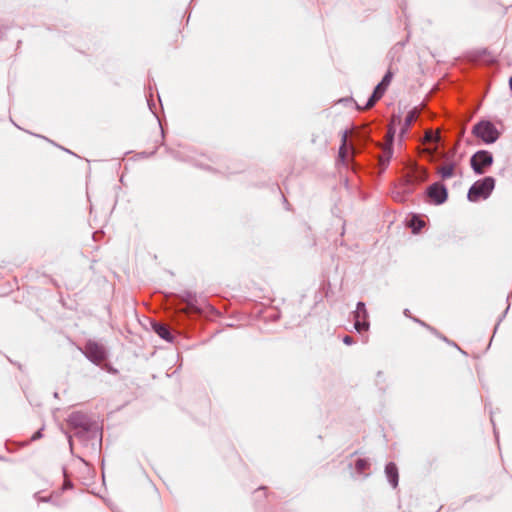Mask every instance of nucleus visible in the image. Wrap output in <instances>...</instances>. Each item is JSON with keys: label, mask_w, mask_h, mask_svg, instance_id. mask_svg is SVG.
<instances>
[{"label": "nucleus", "mask_w": 512, "mask_h": 512, "mask_svg": "<svg viewBox=\"0 0 512 512\" xmlns=\"http://www.w3.org/2000/svg\"><path fill=\"white\" fill-rule=\"evenodd\" d=\"M472 133L485 144L495 143L501 134L495 124L488 120H481L475 124Z\"/></svg>", "instance_id": "f257e3e1"}, {"label": "nucleus", "mask_w": 512, "mask_h": 512, "mask_svg": "<svg viewBox=\"0 0 512 512\" xmlns=\"http://www.w3.org/2000/svg\"><path fill=\"white\" fill-rule=\"evenodd\" d=\"M494 187L495 180L493 177L489 176L478 180L470 187L468 191V199L471 202H477L481 198L486 199L490 196Z\"/></svg>", "instance_id": "f03ea898"}, {"label": "nucleus", "mask_w": 512, "mask_h": 512, "mask_svg": "<svg viewBox=\"0 0 512 512\" xmlns=\"http://www.w3.org/2000/svg\"><path fill=\"white\" fill-rule=\"evenodd\" d=\"M492 163L493 155L487 150L477 151L470 159L471 167L478 175L484 174L486 168L490 167Z\"/></svg>", "instance_id": "7ed1b4c3"}, {"label": "nucleus", "mask_w": 512, "mask_h": 512, "mask_svg": "<svg viewBox=\"0 0 512 512\" xmlns=\"http://www.w3.org/2000/svg\"><path fill=\"white\" fill-rule=\"evenodd\" d=\"M84 354L90 361L97 365L106 359V350L104 346L95 341H88L86 343Z\"/></svg>", "instance_id": "20e7f679"}, {"label": "nucleus", "mask_w": 512, "mask_h": 512, "mask_svg": "<svg viewBox=\"0 0 512 512\" xmlns=\"http://www.w3.org/2000/svg\"><path fill=\"white\" fill-rule=\"evenodd\" d=\"M427 195L434 204L440 205L447 200L448 192L443 184L437 182L428 188Z\"/></svg>", "instance_id": "39448f33"}, {"label": "nucleus", "mask_w": 512, "mask_h": 512, "mask_svg": "<svg viewBox=\"0 0 512 512\" xmlns=\"http://www.w3.org/2000/svg\"><path fill=\"white\" fill-rule=\"evenodd\" d=\"M458 165L453 160H445L444 163L438 167L437 173L442 179H449L456 175Z\"/></svg>", "instance_id": "423d86ee"}, {"label": "nucleus", "mask_w": 512, "mask_h": 512, "mask_svg": "<svg viewBox=\"0 0 512 512\" xmlns=\"http://www.w3.org/2000/svg\"><path fill=\"white\" fill-rule=\"evenodd\" d=\"M427 178V172L423 168L417 166L413 167L411 172L407 175V182L409 185H414L425 181Z\"/></svg>", "instance_id": "0eeeda50"}, {"label": "nucleus", "mask_w": 512, "mask_h": 512, "mask_svg": "<svg viewBox=\"0 0 512 512\" xmlns=\"http://www.w3.org/2000/svg\"><path fill=\"white\" fill-rule=\"evenodd\" d=\"M354 327L358 332L366 331L369 328L368 313H353Z\"/></svg>", "instance_id": "6e6552de"}, {"label": "nucleus", "mask_w": 512, "mask_h": 512, "mask_svg": "<svg viewBox=\"0 0 512 512\" xmlns=\"http://www.w3.org/2000/svg\"><path fill=\"white\" fill-rule=\"evenodd\" d=\"M385 474L392 487L396 488L398 485V469L396 465L392 462L388 463L385 467Z\"/></svg>", "instance_id": "1a4fd4ad"}, {"label": "nucleus", "mask_w": 512, "mask_h": 512, "mask_svg": "<svg viewBox=\"0 0 512 512\" xmlns=\"http://www.w3.org/2000/svg\"><path fill=\"white\" fill-rule=\"evenodd\" d=\"M387 90L386 87H383L380 83L375 87L371 97L367 101L366 105L363 109H369L374 106V104L381 99V97L384 95L385 91Z\"/></svg>", "instance_id": "9d476101"}, {"label": "nucleus", "mask_w": 512, "mask_h": 512, "mask_svg": "<svg viewBox=\"0 0 512 512\" xmlns=\"http://www.w3.org/2000/svg\"><path fill=\"white\" fill-rule=\"evenodd\" d=\"M417 117L418 113L415 109L408 112L400 129L401 136L407 133L411 124L417 119Z\"/></svg>", "instance_id": "9b49d317"}, {"label": "nucleus", "mask_w": 512, "mask_h": 512, "mask_svg": "<svg viewBox=\"0 0 512 512\" xmlns=\"http://www.w3.org/2000/svg\"><path fill=\"white\" fill-rule=\"evenodd\" d=\"M153 329L157 335H159L162 339L166 341H172V335L169 331V328L161 323H154Z\"/></svg>", "instance_id": "f8f14e48"}, {"label": "nucleus", "mask_w": 512, "mask_h": 512, "mask_svg": "<svg viewBox=\"0 0 512 512\" xmlns=\"http://www.w3.org/2000/svg\"><path fill=\"white\" fill-rule=\"evenodd\" d=\"M392 154V145L389 144L383 149L382 154L379 156V163L382 166V169H385L388 166Z\"/></svg>", "instance_id": "ddd939ff"}, {"label": "nucleus", "mask_w": 512, "mask_h": 512, "mask_svg": "<svg viewBox=\"0 0 512 512\" xmlns=\"http://www.w3.org/2000/svg\"><path fill=\"white\" fill-rule=\"evenodd\" d=\"M346 141H347V134L345 132L342 137V145L339 148V157L341 158L342 161H345L346 156H347Z\"/></svg>", "instance_id": "4468645a"}, {"label": "nucleus", "mask_w": 512, "mask_h": 512, "mask_svg": "<svg viewBox=\"0 0 512 512\" xmlns=\"http://www.w3.org/2000/svg\"><path fill=\"white\" fill-rule=\"evenodd\" d=\"M369 466V463L366 459H358L356 461V470L359 472V473H362L364 472Z\"/></svg>", "instance_id": "2eb2a0df"}, {"label": "nucleus", "mask_w": 512, "mask_h": 512, "mask_svg": "<svg viewBox=\"0 0 512 512\" xmlns=\"http://www.w3.org/2000/svg\"><path fill=\"white\" fill-rule=\"evenodd\" d=\"M392 78H393V74H392V72H391V71H388V72L384 75V77H383L382 81L380 82V84H381V85H383V87L388 88V86L390 85V83H391V81H392Z\"/></svg>", "instance_id": "dca6fc26"}, {"label": "nucleus", "mask_w": 512, "mask_h": 512, "mask_svg": "<svg viewBox=\"0 0 512 512\" xmlns=\"http://www.w3.org/2000/svg\"><path fill=\"white\" fill-rule=\"evenodd\" d=\"M425 140L427 142H435L438 140V136L434 135L432 131H427L425 133Z\"/></svg>", "instance_id": "f3484780"}, {"label": "nucleus", "mask_w": 512, "mask_h": 512, "mask_svg": "<svg viewBox=\"0 0 512 512\" xmlns=\"http://www.w3.org/2000/svg\"><path fill=\"white\" fill-rule=\"evenodd\" d=\"M355 312H359V313H368L367 310H366V306L363 302H358L357 303V307H356V311Z\"/></svg>", "instance_id": "a211bd4d"}, {"label": "nucleus", "mask_w": 512, "mask_h": 512, "mask_svg": "<svg viewBox=\"0 0 512 512\" xmlns=\"http://www.w3.org/2000/svg\"><path fill=\"white\" fill-rule=\"evenodd\" d=\"M343 342L346 344V345H351L354 343V340L351 336L349 335H346L343 337Z\"/></svg>", "instance_id": "6ab92c4d"}, {"label": "nucleus", "mask_w": 512, "mask_h": 512, "mask_svg": "<svg viewBox=\"0 0 512 512\" xmlns=\"http://www.w3.org/2000/svg\"><path fill=\"white\" fill-rule=\"evenodd\" d=\"M40 437H41V431H38V432H36V433L32 436V440H36V439H38V438H40Z\"/></svg>", "instance_id": "aec40b11"}, {"label": "nucleus", "mask_w": 512, "mask_h": 512, "mask_svg": "<svg viewBox=\"0 0 512 512\" xmlns=\"http://www.w3.org/2000/svg\"><path fill=\"white\" fill-rule=\"evenodd\" d=\"M423 224H424L423 221H419V223H417V226L421 227V226H423Z\"/></svg>", "instance_id": "412c9836"}, {"label": "nucleus", "mask_w": 512, "mask_h": 512, "mask_svg": "<svg viewBox=\"0 0 512 512\" xmlns=\"http://www.w3.org/2000/svg\"><path fill=\"white\" fill-rule=\"evenodd\" d=\"M423 224H424L423 221H419V223H417V226L421 227V226H423Z\"/></svg>", "instance_id": "4be33fe9"}, {"label": "nucleus", "mask_w": 512, "mask_h": 512, "mask_svg": "<svg viewBox=\"0 0 512 512\" xmlns=\"http://www.w3.org/2000/svg\"><path fill=\"white\" fill-rule=\"evenodd\" d=\"M509 85H510V88H511V90H512V77H511V78H510V80H509Z\"/></svg>", "instance_id": "5701e85b"}, {"label": "nucleus", "mask_w": 512, "mask_h": 512, "mask_svg": "<svg viewBox=\"0 0 512 512\" xmlns=\"http://www.w3.org/2000/svg\"><path fill=\"white\" fill-rule=\"evenodd\" d=\"M395 123H396V118H395V117H393L392 125H395Z\"/></svg>", "instance_id": "b1692460"}, {"label": "nucleus", "mask_w": 512, "mask_h": 512, "mask_svg": "<svg viewBox=\"0 0 512 512\" xmlns=\"http://www.w3.org/2000/svg\"><path fill=\"white\" fill-rule=\"evenodd\" d=\"M404 313H405V315H409V311L408 310H405Z\"/></svg>", "instance_id": "393cba45"}]
</instances>
